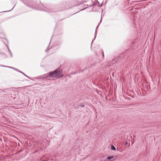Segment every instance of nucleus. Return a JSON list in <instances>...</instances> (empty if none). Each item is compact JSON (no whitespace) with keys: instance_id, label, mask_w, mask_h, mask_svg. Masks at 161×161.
<instances>
[{"instance_id":"nucleus-1","label":"nucleus","mask_w":161,"mask_h":161,"mask_svg":"<svg viewBox=\"0 0 161 161\" xmlns=\"http://www.w3.org/2000/svg\"><path fill=\"white\" fill-rule=\"evenodd\" d=\"M62 71L60 69L56 70L50 72L46 74L41 75L40 77L41 79H44L46 78L48 80H52L53 78L57 77H61L60 74Z\"/></svg>"},{"instance_id":"nucleus-3","label":"nucleus","mask_w":161,"mask_h":161,"mask_svg":"<svg viewBox=\"0 0 161 161\" xmlns=\"http://www.w3.org/2000/svg\"><path fill=\"white\" fill-rule=\"evenodd\" d=\"M130 54L129 53L128 54H127V53H125L123 54L124 55H125V56L123 58H126L127 60H129L131 56H130Z\"/></svg>"},{"instance_id":"nucleus-10","label":"nucleus","mask_w":161,"mask_h":161,"mask_svg":"<svg viewBox=\"0 0 161 161\" xmlns=\"http://www.w3.org/2000/svg\"><path fill=\"white\" fill-rule=\"evenodd\" d=\"M8 50L9 52V53H11V51L10 50L8 47Z\"/></svg>"},{"instance_id":"nucleus-15","label":"nucleus","mask_w":161,"mask_h":161,"mask_svg":"<svg viewBox=\"0 0 161 161\" xmlns=\"http://www.w3.org/2000/svg\"><path fill=\"white\" fill-rule=\"evenodd\" d=\"M93 41H92V43H91V45L92 44V43H93Z\"/></svg>"},{"instance_id":"nucleus-11","label":"nucleus","mask_w":161,"mask_h":161,"mask_svg":"<svg viewBox=\"0 0 161 161\" xmlns=\"http://www.w3.org/2000/svg\"><path fill=\"white\" fill-rule=\"evenodd\" d=\"M48 47H48L46 49V50L45 51L46 52H47L50 49V48H49Z\"/></svg>"},{"instance_id":"nucleus-2","label":"nucleus","mask_w":161,"mask_h":161,"mask_svg":"<svg viewBox=\"0 0 161 161\" xmlns=\"http://www.w3.org/2000/svg\"><path fill=\"white\" fill-rule=\"evenodd\" d=\"M123 55H121L118 56V58H115L112 61H113V63H116L117 62H119L120 61V59H121L122 58V57H123Z\"/></svg>"},{"instance_id":"nucleus-17","label":"nucleus","mask_w":161,"mask_h":161,"mask_svg":"<svg viewBox=\"0 0 161 161\" xmlns=\"http://www.w3.org/2000/svg\"><path fill=\"white\" fill-rule=\"evenodd\" d=\"M96 0H95V1H96Z\"/></svg>"},{"instance_id":"nucleus-14","label":"nucleus","mask_w":161,"mask_h":161,"mask_svg":"<svg viewBox=\"0 0 161 161\" xmlns=\"http://www.w3.org/2000/svg\"><path fill=\"white\" fill-rule=\"evenodd\" d=\"M10 56L11 57H12V53H10Z\"/></svg>"},{"instance_id":"nucleus-8","label":"nucleus","mask_w":161,"mask_h":161,"mask_svg":"<svg viewBox=\"0 0 161 161\" xmlns=\"http://www.w3.org/2000/svg\"><path fill=\"white\" fill-rule=\"evenodd\" d=\"M19 71V72H20V73H22V74H23V75H24L25 76H26L28 77H28V76H27L25 74H24L23 72H22L20 71L19 70V71Z\"/></svg>"},{"instance_id":"nucleus-7","label":"nucleus","mask_w":161,"mask_h":161,"mask_svg":"<svg viewBox=\"0 0 161 161\" xmlns=\"http://www.w3.org/2000/svg\"><path fill=\"white\" fill-rule=\"evenodd\" d=\"M113 158V156H108L107 157V159L108 160H110Z\"/></svg>"},{"instance_id":"nucleus-9","label":"nucleus","mask_w":161,"mask_h":161,"mask_svg":"<svg viewBox=\"0 0 161 161\" xmlns=\"http://www.w3.org/2000/svg\"><path fill=\"white\" fill-rule=\"evenodd\" d=\"M98 26H97L96 28V30H95V36H96V32H97V31H96V30L97 29V28H98Z\"/></svg>"},{"instance_id":"nucleus-6","label":"nucleus","mask_w":161,"mask_h":161,"mask_svg":"<svg viewBox=\"0 0 161 161\" xmlns=\"http://www.w3.org/2000/svg\"><path fill=\"white\" fill-rule=\"evenodd\" d=\"M3 67H9V68H12V69H15V70H17L18 71H19V70L17 69H15L14 67H8V66H3Z\"/></svg>"},{"instance_id":"nucleus-13","label":"nucleus","mask_w":161,"mask_h":161,"mask_svg":"<svg viewBox=\"0 0 161 161\" xmlns=\"http://www.w3.org/2000/svg\"><path fill=\"white\" fill-rule=\"evenodd\" d=\"M103 52V58L104 57V53H103V52Z\"/></svg>"},{"instance_id":"nucleus-16","label":"nucleus","mask_w":161,"mask_h":161,"mask_svg":"<svg viewBox=\"0 0 161 161\" xmlns=\"http://www.w3.org/2000/svg\"><path fill=\"white\" fill-rule=\"evenodd\" d=\"M95 38H96V37H95ZM95 39V38H94V39H93V41H94V39Z\"/></svg>"},{"instance_id":"nucleus-4","label":"nucleus","mask_w":161,"mask_h":161,"mask_svg":"<svg viewBox=\"0 0 161 161\" xmlns=\"http://www.w3.org/2000/svg\"><path fill=\"white\" fill-rule=\"evenodd\" d=\"M91 4H87L86 5L87 7L86 8H84V9H81V10H84V9H85V8H87L91 7H92V6H93L94 5V4L92 3V0H91Z\"/></svg>"},{"instance_id":"nucleus-5","label":"nucleus","mask_w":161,"mask_h":161,"mask_svg":"<svg viewBox=\"0 0 161 161\" xmlns=\"http://www.w3.org/2000/svg\"><path fill=\"white\" fill-rule=\"evenodd\" d=\"M111 149L114 151L116 150L115 147L113 145L111 146Z\"/></svg>"},{"instance_id":"nucleus-12","label":"nucleus","mask_w":161,"mask_h":161,"mask_svg":"<svg viewBox=\"0 0 161 161\" xmlns=\"http://www.w3.org/2000/svg\"><path fill=\"white\" fill-rule=\"evenodd\" d=\"M80 107H81L82 108L84 107V105H82L81 104L80 105Z\"/></svg>"}]
</instances>
